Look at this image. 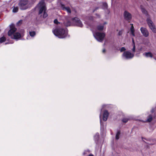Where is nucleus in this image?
<instances>
[{"label": "nucleus", "mask_w": 156, "mask_h": 156, "mask_svg": "<svg viewBox=\"0 0 156 156\" xmlns=\"http://www.w3.org/2000/svg\"><path fill=\"white\" fill-rule=\"evenodd\" d=\"M64 17L65 18V20L63 23L65 26L68 27L72 25H76L80 27H82L83 26L82 22L77 18L75 17L72 19V23H71L68 20L67 17L65 16H64Z\"/></svg>", "instance_id": "1"}, {"label": "nucleus", "mask_w": 156, "mask_h": 156, "mask_svg": "<svg viewBox=\"0 0 156 156\" xmlns=\"http://www.w3.org/2000/svg\"><path fill=\"white\" fill-rule=\"evenodd\" d=\"M54 35L60 38L65 37L67 35L68 30L62 28L56 29L53 31Z\"/></svg>", "instance_id": "2"}, {"label": "nucleus", "mask_w": 156, "mask_h": 156, "mask_svg": "<svg viewBox=\"0 0 156 156\" xmlns=\"http://www.w3.org/2000/svg\"><path fill=\"white\" fill-rule=\"evenodd\" d=\"M11 29L8 32V35L12 39H18L21 37L20 34L19 33H15L16 30V28L14 25H10Z\"/></svg>", "instance_id": "3"}, {"label": "nucleus", "mask_w": 156, "mask_h": 156, "mask_svg": "<svg viewBox=\"0 0 156 156\" xmlns=\"http://www.w3.org/2000/svg\"><path fill=\"white\" fill-rule=\"evenodd\" d=\"M37 7L39 10V13L41 14L43 12H44L43 17L45 18L48 16V14L45 11L46 9L45 6V5L44 0H41L38 4Z\"/></svg>", "instance_id": "4"}, {"label": "nucleus", "mask_w": 156, "mask_h": 156, "mask_svg": "<svg viewBox=\"0 0 156 156\" xmlns=\"http://www.w3.org/2000/svg\"><path fill=\"white\" fill-rule=\"evenodd\" d=\"M30 0H21L19 4L21 10H25L29 8L31 5Z\"/></svg>", "instance_id": "5"}, {"label": "nucleus", "mask_w": 156, "mask_h": 156, "mask_svg": "<svg viewBox=\"0 0 156 156\" xmlns=\"http://www.w3.org/2000/svg\"><path fill=\"white\" fill-rule=\"evenodd\" d=\"M91 30L92 31L94 37L98 41L101 42L103 40L105 36V34L104 33L97 32L93 29Z\"/></svg>", "instance_id": "6"}, {"label": "nucleus", "mask_w": 156, "mask_h": 156, "mask_svg": "<svg viewBox=\"0 0 156 156\" xmlns=\"http://www.w3.org/2000/svg\"><path fill=\"white\" fill-rule=\"evenodd\" d=\"M108 115L109 113L107 110H106L103 111L101 110V115H100L101 128H102V124L101 119H102L104 121H105L107 120Z\"/></svg>", "instance_id": "7"}, {"label": "nucleus", "mask_w": 156, "mask_h": 156, "mask_svg": "<svg viewBox=\"0 0 156 156\" xmlns=\"http://www.w3.org/2000/svg\"><path fill=\"white\" fill-rule=\"evenodd\" d=\"M134 56V54L131 53L129 51H125L122 55V57L123 59H128L132 58Z\"/></svg>", "instance_id": "8"}, {"label": "nucleus", "mask_w": 156, "mask_h": 156, "mask_svg": "<svg viewBox=\"0 0 156 156\" xmlns=\"http://www.w3.org/2000/svg\"><path fill=\"white\" fill-rule=\"evenodd\" d=\"M147 21L150 29L154 33H156V28L152 21L149 18L147 19Z\"/></svg>", "instance_id": "9"}, {"label": "nucleus", "mask_w": 156, "mask_h": 156, "mask_svg": "<svg viewBox=\"0 0 156 156\" xmlns=\"http://www.w3.org/2000/svg\"><path fill=\"white\" fill-rule=\"evenodd\" d=\"M124 19L127 20H131L132 18L131 14L126 11H125L123 14Z\"/></svg>", "instance_id": "10"}, {"label": "nucleus", "mask_w": 156, "mask_h": 156, "mask_svg": "<svg viewBox=\"0 0 156 156\" xmlns=\"http://www.w3.org/2000/svg\"><path fill=\"white\" fill-rule=\"evenodd\" d=\"M140 30L143 35L145 37H147L149 35V33L147 29L145 28L141 27Z\"/></svg>", "instance_id": "11"}, {"label": "nucleus", "mask_w": 156, "mask_h": 156, "mask_svg": "<svg viewBox=\"0 0 156 156\" xmlns=\"http://www.w3.org/2000/svg\"><path fill=\"white\" fill-rule=\"evenodd\" d=\"M60 7L62 10L66 11L68 14H70L71 13V10L69 7H66L64 5L62 4H61Z\"/></svg>", "instance_id": "12"}, {"label": "nucleus", "mask_w": 156, "mask_h": 156, "mask_svg": "<svg viewBox=\"0 0 156 156\" xmlns=\"http://www.w3.org/2000/svg\"><path fill=\"white\" fill-rule=\"evenodd\" d=\"M152 119V116L151 115H150L148 116V118L147 119L144 120L143 121L144 122H150L151 121Z\"/></svg>", "instance_id": "13"}, {"label": "nucleus", "mask_w": 156, "mask_h": 156, "mask_svg": "<svg viewBox=\"0 0 156 156\" xmlns=\"http://www.w3.org/2000/svg\"><path fill=\"white\" fill-rule=\"evenodd\" d=\"M143 55H144L146 57H150L152 58L153 57L152 54L150 52L144 53Z\"/></svg>", "instance_id": "14"}, {"label": "nucleus", "mask_w": 156, "mask_h": 156, "mask_svg": "<svg viewBox=\"0 0 156 156\" xmlns=\"http://www.w3.org/2000/svg\"><path fill=\"white\" fill-rule=\"evenodd\" d=\"M134 31L135 30L134 27H133V24H132V26L130 28V31L131 35L133 37L135 36Z\"/></svg>", "instance_id": "15"}, {"label": "nucleus", "mask_w": 156, "mask_h": 156, "mask_svg": "<svg viewBox=\"0 0 156 156\" xmlns=\"http://www.w3.org/2000/svg\"><path fill=\"white\" fill-rule=\"evenodd\" d=\"M98 30L99 31H101L104 29V26L103 25H99L97 27Z\"/></svg>", "instance_id": "16"}, {"label": "nucleus", "mask_w": 156, "mask_h": 156, "mask_svg": "<svg viewBox=\"0 0 156 156\" xmlns=\"http://www.w3.org/2000/svg\"><path fill=\"white\" fill-rule=\"evenodd\" d=\"M120 134V131H118L117 132L116 135L115 139L116 140H118L119 138V136Z\"/></svg>", "instance_id": "17"}, {"label": "nucleus", "mask_w": 156, "mask_h": 156, "mask_svg": "<svg viewBox=\"0 0 156 156\" xmlns=\"http://www.w3.org/2000/svg\"><path fill=\"white\" fill-rule=\"evenodd\" d=\"M6 40L5 38L4 37H3L1 38H0V43H2L4 41H5Z\"/></svg>", "instance_id": "18"}, {"label": "nucleus", "mask_w": 156, "mask_h": 156, "mask_svg": "<svg viewBox=\"0 0 156 156\" xmlns=\"http://www.w3.org/2000/svg\"><path fill=\"white\" fill-rule=\"evenodd\" d=\"M132 41H133V47L132 49V50L133 52H134L135 51V44H134V40L133 38H132Z\"/></svg>", "instance_id": "19"}, {"label": "nucleus", "mask_w": 156, "mask_h": 156, "mask_svg": "<svg viewBox=\"0 0 156 156\" xmlns=\"http://www.w3.org/2000/svg\"><path fill=\"white\" fill-rule=\"evenodd\" d=\"M141 10L142 12L145 14H147V11L145 10V9L143 8L142 6L141 7Z\"/></svg>", "instance_id": "20"}, {"label": "nucleus", "mask_w": 156, "mask_h": 156, "mask_svg": "<svg viewBox=\"0 0 156 156\" xmlns=\"http://www.w3.org/2000/svg\"><path fill=\"white\" fill-rule=\"evenodd\" d=\"M18 8L17 7H14L13 10L12 12H18Z\"/></svg>", "instance_id": "21"}, {"label": "nucleus", "mask_w": 156, "mask_h": 156, "mask_svg": "<svg viewBox=\"0 0 156 156\" xmlns=\"http://www.w3.org/2000/svg\"><path fill=\"white\" fill-rule=\"evenodd\" d=\"M31 37H34L35 35V32L34 31H31L29 33Z\"/></svg>", "instance_id": "22"}, {"label": "nucleus", "mask_w": 156, "mask_h": 156, "mask_svg": "<svg viewBox=\"0 0 156 156\" xmlns=\"http://www.w3.org/2000/svg\"><path fill=\"white\" fill-rule=\"evenodd\" d=\"M103 9L107 8V4L106 3H103Z\"/></svg>", "instance_id": "23"}, {"label": "nucleus", "mask_w": 156, "mask_h": 156, "mask_svg": "<svg viewBox=\"0 0 156 156\" xmlns=\"http://www.w3.org/2000/svg\"><path fill=\"white\" fill-rule=\"evenodd\" d=\"M126 50V49L124 47H122L120 49V52H122L123 51H124V52Z\"/></svg>", "instance_id": "24"}, {"label": "nucleus", "mask_w": 156, "mask_h": 156, "mask_svg": "<svg viewBox=\"0 0 156 156\" xmlns=\"http://www.w3.org/2000/svg\"><path fill=\"white\" fill-rule=\"evenodd\" d=\"M128 119L127 118H124L123 119L122 121L123 122L126 123L128 121Z\"/></svg>", "instance_id": "25"}, {"label": "nucleus", "mask_w": 156, "mask_h": 156, "mask_svg": "<svg viewBox=\"0 0 156 156\" xmlns=\"http://www.w3.org/2000/svg\"><path fill=\"white\" fill-rule=\"evenodd\" d=\"M99 137V133H97L95 136H94V138H96V139H98Z\"/></svg>", "instance_id": "26"}, {"label": "nucleus", "mask_w": 156, "mask_h": 156, "mask_svg": "<svg viewBox=\"0 0 156 156\" xmlns=\"http://www.w3.org/2000/svg\"><path fill=\"white\" fill-rule=\"evenodd\" d=\"M54 23L56 24H58L60 23L58 22V21L57 19H55L54 20Z\"/></svg>", "instance_id": "27"}, {"label": "nucleus", "mask_w": 156, "mask_h": 156, "mask_svg": "<svg viewBox=\"0 0 156 156\" xmlns=\"http://www.w3.org/2000/svg\"><path fill=\"white\" fill-rule=\"evenodd\" d=\"M122 34V32L121 31H119L118 33V35H121Z\"/></svg>", "instance_id": "28"}, {"label": "nucleus", "mask_w": 156, "mask_h": 156, "mask_svg": "<svg viewBox=\"0 0 156 156\" xmlns=\"http://www.w3.org/2000/svg\"><path fill=\"white\" fill-rule=\"evenodd\" d=\"M103 52V53H105V49H104L103 50V51H102Z\"/></svg>", "instance_id": "29"}, {"label": "nucleus", "mask_w": 156, "mask_h": 156, "mask_svg": "<svg viewBox=\"0 0 156 156\" xmlns=\"http://www.w3.org/2000/svg\"><path fill=\"white\" fill-rule=\"evenodd\" d=\"M88 156H94L92 154H89Z\"/></svg>", "instance_id": "30"}, {"label": "nucleus", "mask_w": 156, "mask_h": 156, "mask_svg": "<svg viewBox=\"0 0 156 156\" xmlns=\"http://www.w3.org/2000/svg\"><path fill=\"white\" fill-rule=\"evenodd\" d=\"M22 22V21L21 20L19 21L18 22L19 23H21Z\"/></svg>", "instance_id": "31"}, {"label": "nucleus", "mask_w": 156, "mask_h": 156, "mask_svg": "<svg viewBox=\"0 0 156 156\" xmlns=\"http://www.w3.org/2000/svg\"><path fill=\"white\" fill-rule=\"evenodd\" d=\"M108 13H109V11L108 10H107Z\"/></svg>", "instance_id": "32"}, {"label": "nucleus", "mask_w": 156, "mask_h": 156, "mask_svg": "<svg viewBox=\"0 0 156 156\" xmlns=\"http://www.w3.org/2000/svg\"><path fill=\"white\" fill-rule=\"evenodd\" d=\"M107 24V23L106 22H105L104 23V24Z\"/></svg>", "instance_id": "33"}, {"label": "nucleus", "mask_w": 156, "mask_h": 156, "mask_svg": "<svg viewBox=\"0 0 156 156\" xmlns=\"http://www.w3.org/2000/svg\"><path fill=\"white\" fill-rule=\"evenodd\" d=\"M8 44V43H5V44Z\"/></svg>", "instance_id": "34"}]
</instances>
